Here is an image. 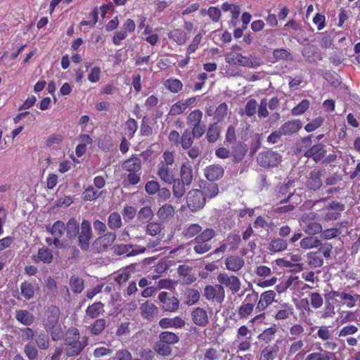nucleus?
Instances as JSON below:
<instances>
[{
    "instance_id": "nucleus-61",
    "label": "nucleus",
    "mask_w": 360,
    "mask_h": 360,
    "mask_svg": "<svg viewBox=\"0 0 360 360\" xmlns=\"http://www.w3.org/2000/svg\"><path fill=\"white\" fill-rule=\"evenodd\" d=\"M273 56L276 60H291V53L285 49H276L273 51Z\"/></svg>"
},
{
    "instance_id": "nucleus-28",
    "label": "nucleus",
    "mask_w": 360,
    "mask_h": 360,
    "mask_svg": "<svg viewBox=\"0 0 360 360\" xmlns=\"http://www.w3.org/2000/svg\"><path fill=\"white\" fill-rule=\"evenodd\" d=\"M221 9L224 12L230 11L231 13V23L236 26L238 17L240 14V8L238 5L225 2L221 5Z\"/></svg>"
},
{
    "instance_id": "nucleus-63",
    "label": "nucleus",
    "mask_w": 360,
    "mask_h": 360,
    "mask_svg": "<svg viewBox=\"0 0 360 360\" xmlns=\"http://www.w3.org/2000/svg\"><path fill=\"white\" fill-rule=\"evenodd\" d=\"M201 41L202 35L200 34H197L188 45L186 53L191 56L192 53H195L198 49Z\"/></svg>"
},
{
    "instance_id": "nucleus-53",
    "label": "nucleus",
    "mask_w": 360,
    "mask_h": 360,
    "mask_svg": "<svg viewBox=\"0 0 360 360\" xmlns=\"http://www.w3.org/2000/svg\"><path fill=\"white\" fill-rule=\"evenodd\" d=\"M108 225L110 229H117L122 226V219L119 213L112 212L111 213L108 219Z\"/></svg>"
},
{
    "instance_id": "nucleus-11",
    "label": "nucleus",
    "mask_w": 360,
    "mask_h": 360,
    "mask_svg": "<svg viewBox=\"0 0 360 360\" xmlns=\"http://www.w3.org/2000/svg\"><path fill=\"white\" fill-rule=\"evenodd\" d=\"M316 214L311 212L302 216V221L304 224L303 230L310 236L321 233L323 230L322 225L315 220Z\"/></svg>"
},
{
    "instance_id": "nucleus-39",
    "label": "nucleus",
    "mask_w": 360,
    "mask_h": 360,
    "mask_svg": "<svg viewBox=\"0 0 360 360\" xmlns=\"http://www.w3.org/2000/svg\"><path fill=\"white\" fill-rule=\"evenodd\" d=\"M103 304L101 302H97L89 306L86 310V316L91 319L98 317L104 310Z\"/></svg>"
},
{
    "instance_id": "nucleus-12",
    "label": "nucleus",
    "mask_w": 360,
    "mask_h": 360,
    "mask_svg": "<svg viewBox=\"0 0 360 360\" xmlns=\"http://www.w3.org/2000/svg\"><path fill=\"white\" fill-rule=\"evenodd\" d=\"M158 300L162 304V309L165 311L174 312L179 307V300L167 292H160Z\"/></svg>"
},
{
    "instance_id": "nucleus-41",
    "label": "nucleus",
    "mask_w": 360,
    "mask_h": 360,
    "mask_svg": "<svg viewBox=\"0 0 360 360\" xmlns=\"http://www.w3.org/2000/svg\"><path fill=\"white\" fill-rule=\"evenodd\" d=\"M159 338L160 341L162 343H165L168 345L176 344L179 341V336L176 333L170 331L162 332L160 334Z\"/></svg>"
},
{
    "instance_id": "nucleus-18",
    "label": "nucleus",
    "mask_w": 360,
    "mask_h": 360,
    "mask_svg": "<svg viewBox=\"0 0 360 360\" xmlns=\"http://www.w3.org/2000/svg\"><path fill=\"white\" fill-rule=\"evenodd\" d=\"M192 321L200 327H205L209 323L207 312L201 307H196L193 309L191 314Z\"/></svg>"
},
{
    "instance_id": "nucleus-6",
    "label": "nucleus",
    "mask_w": 360,
    "mask_h": 360,
    "mask_svg": "<svg viewBox=\"0 0 360 360\" xmlns=\"http://www.w3.org/2000/svg\"><path fill=\"white\" fill-rule=\"evenodd\" d=\"M186 202L192 212H196L203 208L206 203V197L202 191L193 189L187 193Z\"/></svg>"
},
{
    "instance_id": "nucleus-4",
    "label": "nucleus",
    "mask_w": 360,
    "mask_h": 360,
    "mask_svg": "<svg viewBox=\"0 0 360 360\" xmlns=\"http://www.w3.org/2000/svg\"><path fill=\"white\" fill-rule=\"evenodd\" d=\"M79 333L77 328L68 330L65 339L66 354L68 356H75L78 355L83 349L84 346L79 341Z\"/></svg>"
},
{
    "instance_id": "nucleus-64",
    "label": "nucleus",
    "mask_w": 360,
    "mask_h": 360,
    "mask_svg": "<svg viewBox=\"0 0 360 360\" xmlns=\"http://www.w3.org/2000/svg\"><path fill=\"white\" fill-rule=\"evenodd\" d=\"M221 357L220 352L214 347L205 349L203 360H219Z\"/></svg>"
},
{
    "instance_id": "nucleus-54",
    "label": "nucleus",
    "mask_w": 360,
    "mask_h": 360,
    "mask_svg": "<svg viewBox=\"0 0 360 360\" xmlns=\"http://www.w3.org/2000/svg\"><path fill=\"white\" fill-rule=\"evenodd\" d=\"M65 230V226L63 221H56L51 229V233L53 237L61 238Z\"/></svg>"
},
{
    "instance_id": "nucleus-58",
    "label": "nucleus",
    "mask_w": 360,
    "mask_h": 360,
    "mask_svg": "<svg viewBox=\"0 0 360 360\" xmlns=\"http://www.w3.org/2000/svg\"><path fill=\"white\" fill-rule=\"evenodd\" d=\"M186 110V105L184 106V103L181 100L174 103L170 108L168 112L169 116H176L184 113Z\"/></svg>"
},
{
    "instance_id": "nucleus-57",
    "label": "nucleus",
    "mask_w": 360,
    "mask_h": 360,
    "mask_svg": "<svg viewBox=\"0 0 360 360\" xmlns=\"http://www.w3.org/2000/svg\"><path fill=\"white\" fill-rule=\"evenodd\" d=\"M304 346V342L301 339L293 341L288 347V355L292 356L300 353L303 349Z\"/></svg>"
},
{
    "instance_id": "nucleus-17",
    "label": "nucleus",
    "mask_w": 360,
    "mask_h": 360,
    "mask_svg": "<svg viewBox=\"0 0 360 360\" xmlns=\"http://www.w3.org/2000/svg\"><path fill=\"white\" fill-rule=\"evenodd\" d=\"M326 150L323 143L313 145L304 153V157L312 159L314 162H320L326 155Z\"/></svg>"
},
{
    "instance_id": "nucleus-24",
    "label": "nucleus",
    "mask_w": 360,
    "mask_h": 360,
    "mask_svg": "<svg viewBox=\"0 0 360 360\" xmlns=\"http://www.w3.org/2000/svg\"><path fill=\"white\" fill-rule=\"evenodd\" d=\"M186 321L180 316H175L174 318H162L159 321V326L162 328H182L185 326Z\"/></svg>"
},
{
    "instance_id": "nucleus-46",
    "label": "nucleus",
    "mask_w": 360,
    "mask_h": 360,
    "mask_svg": "<svg viewBox=\"0 0 360 360\" xmlns=\"http://www.w3.org/2000/svg\"><path fill=\"white\" fill-rule=\"evenodd\" d=\"M20 292L26 300H30L34 295V285L28 281H24L20 284Z\"/></svg>"
},
{
    "instance_id": "nucleus-45",
    "label": "nucleus",
    "mask_w": 360,
    "mask_h": 360,
    "mask_svg": "<svg viewBox=\"0 0 360 360\" xmlns=\"http://www.w3.org/2000/svg\"><path fill=\"white\" fill-rule=\"evenodd\" d=\"M239 49L240 48L238 46H233L232 48L233 50L225 55V60L226 63L231 65H238V62L241 58L242 54L239 52L235 51L234 49Z\"/></svg>"
},
{
    "instance_id": "nucleus-55",
    "label": "nucleus",
    "mask_w": 360,
    "mask_h": 360,
    "mask_svg": "<svg viewBox=\"0 0 360 360\" xmlns=\"http://www.w3.org/2000/svg\"><path fill=\"white\" fill-rule=\"evenodd\" d=\"M70 287L74 292H81L84 289L83 280L78 276H71L70 278Z\"/></svg>"
},
{
    "instance_id": "nucleus-48",
    "label": "nucleus",
    "mask_w": 360,
    "mask_h": 360,
    "mask_svg": "<svg viewBox=\"0 0 360 360\" xmlns=\"http://www.w3.org/2000/svg\"><path fill=\"white\" fill-rule=\"evenodd\" d=\"M202 192L205 197L207 196L209 198H214L219 193V186L217 184L213 183V181L206 183Z\"/></svg>"
},
{
    "instance_id": "nucleus-56",
    "label": "nucleus",
    "mask_w": 360,
    "mask_h": 360,
    "mask_svg": "<svg viewBox=\"0 0 360 360\" xmlns=\"http://www.w3.org/2000/svg\"><path fill=\"white\" fill-rule=\"evenodd\" d=\"M202 228L198 224H191L184 230V235L186 238H193L201 233Z\"/></svg>"
},
{
    "instance_id": "nucleus-14",
    "label": "nucleus",
    "mask_w": 360,
    "mask_h": 360,
    "mask_svg": "<svg viewBox=\"0 0 360 360\" xmlns=\"http://www.w3.org/2000/svg\"><path fill=\"white\" fill-rule=\"evenodd\" d=\"M60 316V309L58 307L51 305L46 311V317L44 320V326L46 330L53 329L57 326Z\"/></svg>"
},
{
    "instance_id": "nucleus-60",
    "label": "nucleus",
    "mask_w": 360,
    "mask_h": 360,
    "mask_svg": "<svg viewBox=\"0 0 360 360\" xmlns=\"http://www.w3.org/2000/svg\"><path fill=\"white\" fill-rule=\"evenodd\" d=\"M228 105L226 103L219 104L216 108L214 115L217 122H221L227 115Z\"/></svg>"
},
{
    "instance_id": "nucleus-31",
    "label": "nucleus",
    "mask_w": 360,
    "mask_h": 360,
    "mask_svg": "<svg viewBox=\"0 0 360 360\" xmlns=\"http://www.w3.org/2000/svg\"><path fill=\"white\" fill-rule=\"evenodd\" d=\"M288 248L287 240L281 238H273L268 245V250L271 252H280Z\"/></svg>"
},
{
    "instance_id": "nucleus-30",
    "label": "nucleus",
    "mask_w": 360,
    "mask_h": 360,
    "mask_svg": "<svg viewBox=\"0 0 360 360\" xmlns=\"http://www.w3.org/2000/svg\"><path fill=\"white\" fill-rule=\"evenodd\" d=\"M15 317L18 322L25 326L32 325L34 321L33 314L29 311L24 309L17 310Z\"/></svg>"
},
{
    "instance_id": "nucleus-22",
    "label": "nucleus",
    "mask_w": 360,
    "mask_h": 360,
    "mask_svg": "<svg viewBox=\"0 0 360 360\" xmlns=\"http://www.w3.org/2000/svg\"><path fill=\"white\" fill-rule=\"evenodd\" d=\"M244 259L237 255H231L225 260L226 269L233 272H238L244 266Z\"/></svg>"
},
{
    "instance_id": "nucleus-51",
    "label": "nucleus",
    "mask_w": 360,
    "mask_h": 360,
    "mask_svg": "<svg viewBox=\"0 0 360 360\" xmlns=\"http://www.w3.org/2000/svg\"><path fill=\"white\" fill-rule=\"evenodd\" d=\"M138 129V123L133 119L129 118L125 123V135L131 139L134 137L135 132Z\"/></svg>"
},
{
    "instance_id": "nucleus-52",
    "label": "nucleus",
    "mask_w": 360,
    "mask_h": 360,
    "mask_svg": "<svg viewBox=\"0 0 360 360\" xmlns=\"http://www.w3.org/2000/svg\"><path fill=\"white\" fill-rule=\"evenodd\" d=\"M309 101L304 99L291 110V114L294 116L301 115L309 109Z\"/></svg>"
},
{
    "instance_id": "nucleus-37",
    "label": "nucleus",
    "mask_w": 360,
    "mask_h": 360,
    "mask_svg": "<svg viewBox=\"0 0 360 360\" xmlns=\"http://www.w3.org/2000/svg\"><path fill=\"white\" fill-rule=\"evenodd\" d=\"M140 309L142 316L147 319H150L153 318V316L157 313L158 310L155 305L149 302H146L141 304Z\"/></svg>"
},
{
    "instance_id": "nucleus-59",
    "label": "nucleus",
    "mask_w": 360,
    "mask_h": 360,
    "mask_svg": "<svg viewBox=\"0 0 360 360\" xmlns=\"http://www.w3.org/2000/svg\"><path fill=\"white\" fill-rule=\"evenodd\" d=\"M35 342L40 349H47L50 345L48 335L43 332L36 336Z\"/></svg>"
},
{
    "instance_id": "nucleus-62",
    "label": "nucleus",
    "mask_w": 360,
    "mask_h": 360,
    "mask_svg": "<svg viewBox=\"0 0 360 360\" xmlns=\"http://www.w3.org/2000/svg\"><path fill=\"white\" fill-rule=\"evenodd\" d=\"M341 233V231L338 228L328 229L321 232V238L323 240H330L336 238Z\"/></svg>"
},
{
    "instance_id": "nucleus-29",
    "label": "nucleus",
    "mask_w": 360,
    "mask_h": 360,
    "mask_svg": "<svg viewBox=\"0 0 360 360\" xmlns=\"http://www.w3.org/2000/svg\"><path fill=\"white\" fill-rule=\"evenodd\" d=\"M122 167L124 171L128 172H140L141 169V160L139 158L131 157L124 161Z\"/></svg>"
},
{
    "instance_id": "nucleus-19",
    "label": "nucleus",
    "mask_w": 360,
    "mask_h": 360,
    "mask_svg": "<svg viewBox=\"0 0 360 360\" xmlns=\"http://www.w3.org/2000/svg\"><path fill=\"white\" fill-rule=\"evenodd\" d=\"M116 239V234L113 232L107 233L99 236L94 242V245L98 251L102 252L111 246Z\"/></svg>"
},
{
    "instance_id": "nucleus-27",
    "label": "nucleus",
    "mask_w": 360,
    "mask_h": 360,
    "mask_svg": "<svg viewBox=\"0 0 360 360\" xmlns=\"http://www.w3.org/2000/svg\"><path fill=\"white\" fill-rule=\"evenodd\" d=\"M181 179L186 183V186H189L193 181V169L188 161L182 163L180 169Z\"/></svg>"
},
{
    "instance_id": "nucleus-49",
    "label": "nucleus",
    "mask_w": 360,
    "mask_h": 360,
    "mask_svg": "<svg viewBox=\"0 0 360 360\" xmlns=\"http://www.w3.org/2000/svg\"><path fill=\"white\" fill-rule=\"evenodd\" d=\"M278 348L276 346L266 347L261 351L259 360H274Z\"/></svg>"
},
{
    "instance_id": "nucleus-50",
    "label": "nucleus",
    "mask_w": 360,
    "mask_h": 360,
    "mask_svg": "<svg viewBox=\"0 0 360 360\" xmlns=\"http://www.w3.org/2000/svg\"><path fill=\"white\" fill-rule=\"evenodd\" d=\"M226 242L229 245V250L233 251L239 247L241 238L237 233H229L226 237Z\"/></svg>"
},
{
    "instance_id": "nucleus-26",
    "label": "nucleus",
    "mask_w": 360,
    "mask_h": 360,
    "mask_svg": "<svg viewBox=\"0 0 360 360\" xmlns=\"http://www.w3.org/2000/svg\"><path fill=\"white\" fill-rule=\"evenodd\" d=\"M32 259L35 263L41 262L44 264H50L53 261V256L50 250L42 248L39 249L37 255H32Z\"/></svg>"
},
{
    "instance_id": "nucleus-21",
    "label": "nucleus",
    "mask_w": 360,
    "mask_h": 360,
    "mask_svg": "<svg viewBox=\"0 0 360 360\" xmlns=\"http://www.w3.org/2000/svg\"><path fill=\"white\" fill-rule=\"evenodd\" d=\"M231 158L233 162H240L245 156L248 152V146L242 142H238L232 146Z\"/></svg>"
},
{
    "instance_id": "nucleus-34",
    "label": "nucleus",
    "mask_w": 360,
    "mask_h": 360,
    "mask_svg": "<svg viewBox=\"0 0 360 360\" xmlns=\"http://www.w3.org/2000/svg\"><path fill=\"white\" fill-rule=\"evenodd\" d=\"M333 352L323 350L309 353L304 360H331L334 357Z\"/></svg>"
},
{
    "instance_id": "nucleus-13",
    "label": "nucleus",
    "mask_w": 360,
    "mask_h": 360,
    "mask_svg": "<svg viewBox=\"0 0 360 360\" xmlns=\"http://www.w3.org/2000/svg\"><path fill=\"white\" fill-rule=\"evenodd\" d=\"M77 235L79 246L82 250H87L92 236L91 226L89 221L83 219L81 224V231Z\"/></svg>"
},
{
    "instance_id": "nucleus-40",
    "label": "nucleus",
    "mask_w": 360,
    "mask_h": 360,
    "mask_svg": "<svg viewBox=\"0 0 360 360\" xmlns=\"http://www.w3.org/2000/svg\"><path fill=\"white\" fill-rule=\"evenodd\" d=\"M169 38L174 40L179 45L184 44L188 39L187 34L179 29L172 31L169 34Z\"/></svg>"
},
{
    "instance_id": "nucleus-36",
    "label": "nucleus",
    "mask_w": 360,
    "mask_h": 360,
    "mask_svg": "<svg viewBox=\"0 0 360 360\" xmlns=\"http://www.w3.org/2000/svg\"><path fill=\"white\" fill-rule=\"evenodd\" d=\"M194 138H197V136L194 135L193 131L191 130V131H190L188 129H186L181 136V142L179 144L183 149H189L193 143Z\"/></svg>"
},
{
    "instance_id": "nucleus-25",
    "label": "nucleus",
    "mask_w": 360,
    "mask_h": 360,
    "mask_svg": "<svg viewBox=\"0 0 360 360\" xmlns=\"http://www.w3.org/2000/svg\"><path fill=\"white\" fill-rule=\"evenodd\" d=\"M294 312L293 307L288 303H281L277 308V311L274 317L277 321H284L290 318Z\"/></svg>"
},
{
    "instance_id": "nucleus-2",
    "label": "nucleus",
    "mask_w": 360,
    "mask_h": 360,
    "mask_svg": "<svg viewBox=\"0 0 360 360\" xmlns=\"http://www.w3.org/2000/svg\"><path fill=\"white\" fill-rule=\"evenodd\" d=\"M215 236L216 231L213 229H205L194 238V251L198 254H204L208 252L212 248L211 240Z\"/></svg>"
},
{
    "instance_id": "nucleus-43",
    "label": "nucleus",
    "mask_w": 360,
    "mask_h": 360,
    "mask_svg": "<svg viewBox=\"0 0 360 360\" xmlns=\"http://www.w3.org/2000/svg\"><path fill=\"white\" fill-rule=\"evenodd\" d=\"M172 184H173L172 191L174 196L176 198H181L186 192V183L179 179L174 178V182H172Z\"/></svg>"
},
{
    "instance_id": "nucleus-7",
    "label": "nucleus",
    "mask_w": 360,
    "mask_h": 360,
    "mask_svg": "<svg viewBox=\"0 0 360 360\" xmlns=\"http://www.w3.org/2000/svg\"><path fill=\"white\" fill-rule=\"evenodd\" d=\"M217 279L221 286L229 289L233 295L238 293L241 288V282L236 276L223 272L217 275Z\"/></svg>"
},
{
    "instance_id": "nucleus-38",
    "label": "nucleus",
    "mask_w": 360,
    "mask_h": 360,
    "mask_svg": "<svg viewBox=\"0 0 360 360\" xmlns=\"http://www.w3.org/2000/svg\"><path fill=\"white\" fill-rule=\"evenodd\" d=\"M206 136L209 143H214L218 140L220 136V128L217 123L210 124Z\"/></svg>"
},
{
    "instance_id": "nucleus-5",
    "label": "nucleus",
    "mask_w": 360,
    "mask_h": 360,
    "mask_svg": "<svg viewBox=\"0 0 360 360\" xmlns=\"http://www.w3.org/2000/svg\"><path fill=\"white\" fill-rule=\"evenodd\" d=\"M258 300V292L252 290L248 293L244 301L238 309V316L240 319H248L252 313L254 307Z\"/></svg>"
},
{
    "instance_id": "nucleus-44",
    "label": "nucleus",
    "mask_w": 360,
    "mask_h": 360,
    "mask_svg": "<svg viewBox=\"0 0 360 360\" xmlns=\"http://www.w3.org/2000/svg\"><path fill=\"white\" fill-rule=\"evenodd\" d=\"M308 264L311 268L320 267L323 264V259L319 255L318 252H310L307 255Z\"/></svg>"
},
{
    "instance_id": "nucleus-3",
    "label": "nucleus",
    "mask_w": 360,
    "mask_h": 360,
    "mask_svg": "<svg viewBox=\"0 0 360 360\" xmlns=\"http://www.w3.org/2000/svg\"><path fill=\"white\" fill-rule=\"evenodd\" d=\"M202 112L195 109L190 112L186 118L187 126L192 128L197 139L202 137L206 131V125L202 122Z\"/></svg>"
},
{
    "instance_id": "nucleus-9",
    "label": "nucleus",
    "mask_w": 360,
    "mask_h": 360,
    "mask_svg": "<svg viewBox=\"0 0 360 360\" xmlns=\"http://www.w3.org/2000/svg\"><path fill=\"white\" fill-rule=\"evenodd\" d=\"M328 299L340 297V302L348 308H353L356 306L357 302L360 300V295L357 293L347 292L345 291L331 290L328 295Z\"/></svg>"
},
{
    "instance_id": "nucleus-42",
    "label": "nucleus",
    "mask_w": 360,
    "mask_h": 360,
    "mask_svg": "<svg viewBox=\"0 0 360 360\" xmlns=\"http://www.w3.org/2000/svg\"><path fill=\"white\" fill-rule=\"evenodd\" d=\"M23 352L28 360L38 359L39 351L32 342H29L25 345Z\"/></svg>"
},
{
    "instance_id": "nucleus-16",
    "label": "nucleus",
    "mask_w": 360,
    "mask_h": 360,
    "mask_svg": "<svg viewBox=\"0 0 360 360\" xmlns=\"http://www.w3.org/2000/svg\"><path fill=\"white\" fill-rule=\"evenodd\" d=\"M322 172L320 169H314L309 172L306 181V186L309 190L316 191L320 189L323 185Z\"/></svg>"
},
{
    "instance_id": "nucleus-32",
    "label": "nucleus",
    "mask_w": 360,
    "mask_h": 360,
    "mask_svg": "<svg viewBox=\"0 0 360 360\" xmlns=\"http://www.w3.org/2000/svg\"><path fill=\"white\" fill-rule=\"evenodd\" d=\"M157 214L160 219L162 221H169L174 217V208L171 205L165 204L161 207H160Z\"/></svg>"
},
{
    "instance_id": "nucleus-47",
    "label": "nucleus",
    "mask_w": 360,
    "mask_h": 360,
    "mask_svg": "<svg viewBox=\"0 0 360 360\" xmlns=\"http://www.w3.org/2000/svg\"><path fill=\"white\" fill-rule=\"evenodd\" d=\"M67 236L70 238H75L79 233V224L76 219L71 218L67 223Z\"/></svg>"
},
{
    "instance_id": "nucleus-23",
    "label": "nucleus",
    "mask_w": 360,
    "mask_h": 360,
    "mask_svg": "<svg viewBox=\"0 0 360 360\" xmlns=\"http://www.w3.org/2000/svg\"><path fill=\"white\" fill-rule=\"evenodd\" d=\"M302 128V122L300 120H294L283 123L280 128L281 135H290L297 132Z\"/></svg>"
},
{
    "instance_id": "nucleus-33",
    "label": "nucleus",
    "mask_w": 360,
    "mask_h": 360,
    "mask_svg": "<svg viewBox=\"0 0 360 360\" xmlns=\"http://www.w3.org/2000/svg\"><path fill=\"white\" fill-rule=\"evenodd\" d=\"M165 87L173 94H178L183 89L181 81L177 78H169L164 82Z\"/></svg>"
},
{
    "instance_id": "nucleus-8",
    "label": "nucleus",
    "mask_w": 360,
    "mask_h": 360,
    "mask_svg": "<svg viewBox=\"0 0 360 360\" xmlns=\"http://www.w3.org/2000/svg\"><path fill=\"white\" fill-rule=\"evenodd\" d=\"M258 164L264 168L274 167L281 162V155L275 151L268 150L259 153Z\"/></svg>"
},
{
    "instance_id": "nucleus-1",
    "label": "nucleus",
    "mask_w": 360,
    "mask_h": 360,
    "mask_svg": "<svg viewBox=\"0 0 360 360\" xmlns=\"http://www.w3.org/2000/svg\"><path fill=\"white\" fill-rule=\"evenodd\" d=\"M175 153L165 150L157 165L156 174L165 184L172 185L176 176L177 169L174 165Z\"/></svg>"
},
{
    "instance_id": "nucleus-15",
    "label": "nucleus",
    "mask_w": 360,
    "mask_h": 360,
    "mask_svg": "<svg viewBox=\"0 0 360 360\" xmlns=\"http://www.w3.org/2000/svg\"><path fill=\"white\" fill-rule=\"evenodd\" d=\"M276 293L274 290H269L262 292L257 302L256 311L262 312L266 309L274 301Z\"/></svg>"
},
{
    "instance_id": "nucleus-10",
    "label": "nucleus",
    "mask_w": 360,
    "mask_h": 360,
    "mask_svg": "<svg viewBox=\"0 0 360 360\" xmlns=\"http://www.w3.org/2000/svg\"><path fill=\"white\" fill-rule=\"evenodd\" d=\"M204 296L209 301L221 304L225 299V290L219 283L207 285L204 289Z\"/></svg>"
},
{
    "instance_id": "nucleus-35",
    "label": "nucleus",
    "mask_w": 360,
    "mask_h": 360,
    "mask_svg": "<svg viewBox=\"0 0 360 360\" xmlns=\"http://www.w3.org/2000/svg\"><path fill=\"white\" fill-rule=\"evenodd\" d=\"M300 248L304 250L318 248L321 245V240L315 236H309L300 240Z\"/></svg>"
},
{
    "instance_id": "nucleus-20",
    "label": "nucleus",
    "mask_w": 360,
    "mask_h": 360,
    "mask_svg": "<svg viewBox=\"0 0 360 360\" xmlns=\"http://www.w3.org/2000/svg\"><path fill=\"white\" fill-rule=\"evenodd\" d=\"M224 169L220 165H211L205 167L204 174L209 181H214L222 178Z\"/></svg>"
}]
</instances>
